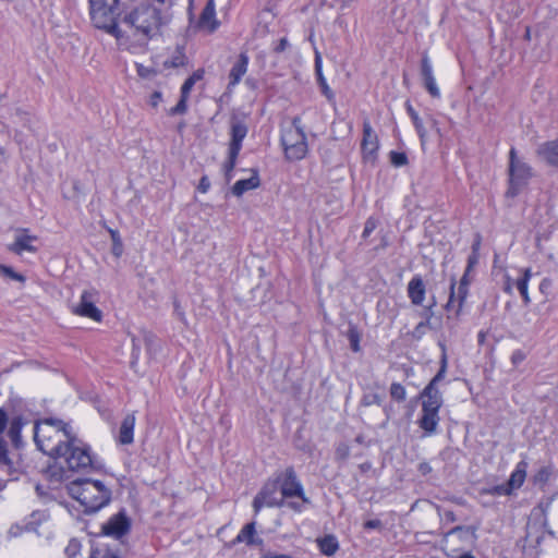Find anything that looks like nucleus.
Segmentation results:
<instances>
[{"mask_svg":"<svg viewBox=\"0 0 558 558\" xmlns=\"http://www.w3.org/2000/svg\"><path fill=\"white\" fill-rule=\"evenodd\" d=\"M533 168L518 156L514 147L509 150L508 189L506 196L515 197L530 183L533 178Z\"/></svg>","mask_w":558,"mask_h":558,"instance_id":"0eeeda50","label":"nucleus"},{"mask_svg":"<svg viewBox=\"0 0 558 558\" xmlns=\"http://www.w3.org/2000/svg\"><path fill=\"white\" fill-rule=\"evenodd\" d=\"M210 189V181L208 179L207 175H203L199 180V183H198V186H197V190L201 192V193H207L208 190Z\"/></svg>","mask_w":558,"mask_h":558,"instance_id":"13d9d810","label":"nucleus"},{"mask_svg":"<svg viewBox=\"0 0 558 558\" xmlns=\"http://www.w3.org/2000/svg\"><path fill=\"white\" fill-rule=\"evenodd\" d=\"M407 111H408V113H409V116H410V118H411V120H412V122L414 124V128H415V130L417 132V135H418V137L421 140L422 145H424L425 142H426V134H427V132H426V129H425V126L423 124L422 119L418 117L417 112L414 110V108L411 106L410 102H407Z\"/></svg>","mask_w":558,"mask_h":558,"instance_id":"7c9ffc66","label":"nucleus"},{"mask_svg":"<svg viewBox=\"0 0 558 558\" xmlns=\"http://www.w3.org/2000/svg\"><path fill=\"white\" fill-rule=\"evenodd\" d=\"M260 184V180L256 170L253 171V175L248 179L239 180L232 186V193L240 197L245 192L257 189Z\"/></svg>","mask_w":558,"mask_h":558,"instance_id":"b1692460","label":"nucleus"},{"mask_svg":"<svg viewBox=\"0 0 558 558\" xmlns=\"http://www.w3.org/2000/svg\"><path fill=\"white\" fill-rule=\"evenodd\" d=\"M525 360V353L522 350H515L512 352L511 362L513 365H519Z\"/></svg>","mask_w":558,"mask_h":558,"instance_id":"6e6d98bb","label":"nucleus"},{"mask_svg":"<svg viewBox=\"0 0 558 558\" xmlns=\"http://www.w3.org/2000/svg\"><path fill=\"white\" fill-rule=\"evenodd\" d=\"M348 340L350 342V348L353 352H359L361 350L360 340L361 335L356 327L351 326L348 330Z\"/></svg>","mask_w":558,"mask_h":558,"instance_id":"58836bf2","label":"nucleus"},{"mask_svg":"<svg viewBox=\"0 0 558 558\" xmlns=\"http://www.w3.org/2000/svg\"><path fill=\"white\" fill-rule=\"evenodd\" d=\"M389 158H390V162L395 167H403L408 163V157L404 153L392 150L389 154Z\"/></svg>","mask_w":558,"mask_h":558,"instance_id":"a18cd8bd","label":"nucleus"},{"mask_svg":"<svg viewBox=\"0 0 558 558\" xmlns=\"http://www.w3.org/2000/svg\"><path fill=\"white\" fill-rule=\"evenodd\" d=\"M99 301V292L94 289H86L80 296V302L71 307L74 315L86 317L95 322H101L102 312L96 306Z\"/></svg>","mask_w":558,"mask_h":558,"instance_id":"1a4fd4ad","label":"nucleus"},{"mask_svg":"<svg viewBox=\"0 0 558 558\" xmlns=\"http://www.w3.org/2000/svg\"><path fill=\"white\" fill-rule=\"evenodd\" d=\"M536 155L548 166L558 169V140L542 143L536 149Z\"/></svg>","mask_w":558,"mask_h":558,"instance_id":"f3484780","label":"nucleus"},{"mask_svg":"<svg viewBox=\"0 0 558 558\" xmlns=\"http://www.w3.org/2000/svg\"><path fill=\"white\" fill-rule=\"evenodd\" d=\"M89 15L95 27L105 31L118 41H123L124 31L118 19L122 17L120 0H89Z\"/></svg>","mask_w":558,"mask_h":558,"instance_id":"20e7f679","label":"nucleus"},{"mask_svg":"<svg viewBox=\"0 0 558 558\" xmlns=\"http://www.w3.org/2000/svg\"><path fill=\"white\" fill-rule=\"evenodd\" d=\"M135 413H130L124 416L121 422L118 442L121 445H131L134 440V427H135Z\"/></svg>","mask_w":558,"mask_h":558,"instance_id":"aec40b11","label":"nucleus"},{"mask_svg":"<svg viewBox=\"0 0 558 558\" xmlns=\"http://www.w3.org/2000/svg\"><path fill=\"white\" fill-rule=\"evenodd\" d=\"M131 530V520L128 517L125 510H121L113 514L106 523L101 526V532L106 536L114 538H121L128 534Z\"/></svg>","mask_w":558,"mask_h":558,"instance_id":"f8f14e48","label":"nucleus"},{"mask_svg":"<svg viewBox=\"0 0 558 558\" xmlns=\"http://www.w3.org/2000/svg\"><path fill=\"white\" fill-rule=\"evenodd\" d=\"M408 296L413 305H422L425 295H426V287L420 275L414 276L408 283Z\"/></svg>","mask_w":558,"mask_h":558,"instance_id":"a211bd4d","label":"nucleus"},{"mask_svg":"<svg viewBox=\"0 0 558 558\" xmlns=\"http://www.w3.org/2000/svg\"><path fill=\"white\" fill-rule=\"evenodd\" d=\"M435 305L436 301L433 300V302L425 307L424 312L422 313V316L425 318V320L418 323L415 326L413 330V337L420 339L426 333V330L430 327V319L434 315L433 308Z\"/></svg>","mask_w":558,"mask_h":558,"instance_id":"bb28decb","label":"nucleus"},{"mask_svg":"<svg viewBox=\"0 0 558 558\" xmlns=\"http://www.w3.org/2000/svg\"><path fill=\"white\" fill-rule=\"evenodd\" d=\"M0 272L15 281L24 282L26 279L22 274L16 272L12 267L0 264Z\"/></svg>","mask_w":558,"mask_h":558,"instance_id":"c03bdc74","label":"nucleus"},{"mask_svg":"<svg viewBox=\"0 0 558 558\" xmlns=\"http://www.w3.org/2000/svg\"><path fill=\"white\" fill-rule=\"evenodd\" d=\"M439 347L441 349L440 367H439L437 374L428 383V384H433V388H438L437 385L439 381H441L445 378L447 367H448V357H447L446 345L444 343H439Z\"/></svg>","mask_w":558,"mask_h":558,"instance_id":"72a5a7b5","label":"nucleus"},{"mask_svg":"<svg viewBox=\"0 0 558 558\" xmlns=\"http://www.w3.org/2000/svg\"><path fill=\"white\" fill-rule=\"evenodd\" d=\"M248 128L244 119L232 116L230 119V143L229 150H232V155L240 154L242 149V142L246 137Z\"/></svg>","mask_w":558,"mask_h":558,"instance_id":"ddd939ff","label":"nucleus"},{"mask_svg":"<svg viewBox=\"0 0 558 558\" xmlns=\"http://www.w3.org/2000/svg\"><path fill=\"white\" fill-rule=\"evenodd\" d=\"M476 531H477V527L473 526V525H469V526L458 525V526H454L451 530H449L445 534V536L447 537L450 535H457L460 541H462L464 543L472 544L477 538Z\"/></svg>","mask_w":558,"mask_h":558,"instance_id":"a878e982","label":"nucleus"},{"mask_svg":"<svg viewBox=\"0 0 558 558\" xmlns=\"http://www.w3.org/2000/svg\"><path fill=\"white\" fill-rule=\"evenodd\" d=\"M421 76L423 80L424 87L426 88L428 94L434 98L440 97V90L437 86L433 73V66L427 54H424L421 60Z\"/></svg>","mask_w":558,"mask_h":558,"instance_id":"2eb2a0df","label":"nucleus"},{"mask_svg":"<svg viewBox=\"0 0 558 558\" xmlns=\"http://www.w3.org/2000/svg\"><path fill=\"white\" fill-rule=\"evenodd\" d=\"M488 493L490 495H498V496H506V495H510L512 492H511V487L508 486V484H501V485H496L494 487H492Z\"/></svg>","mask_w":558,"mask_h":558,"instance_id":"3c124183","label":"nucleus"},{"mask_svg":"<svg viewBox=\"0 0 558 558\" xmlns=\"http://www.w3.org/2000/svg\"><path fill=\"white\" fill-rule=\"evenodd\" d=\"M477 263V254L472 253L471 256H469L468 259V267L466 270L470 271V269Z\"/></svg>","mask_w":558,"mask_h":558,"instance_id":"338daca9","label":"nucleus"},{"mask_svg":"<svg viewBox=\"0 0 558 558\" xmlns=\"http://www.w3.org/2000/svg\"><path fill=\"white\" fill-rule=\"evenodd\" d=\"M526 463L520 462L518 463L515 470L511 473L510 478L507 484L511 487V492L522 486L526 476Z\"/></svg>","mask_w":558,"mask_h":558,"instance_id":"cd10ccee","label":"nucleus"},{"mask_svg":"<svg viewBox=\"0 0 558 558\" xmlns=\"http://www.w3.org/2000/svg\"><path fill=\"white\" fill-rule=\"evenodd\" d=\"M391 399L397 402H403L407 399L405 388L399 383H392L389 389Z\"/></svg>","mask_w":558,"mask_h":558,"instance_id":"e433bc0d","label":"nucleus"},{"mask_svg":"<svg viewBox=\"0 0 558 558\" xmlns=\"http://www.w3.org/2000/svg\"><path fill=\"white\" fill-rule=\"evenodd\" d=\"M318 547L322 554L332 556L339 549V543L333 535H326L318 539Z\"/></svg>","mask_w":558,"mask_h":558,"instance_id":"2f4dec72","label":"nucleus"},{"mask_svg":"<svg viewBox=\"0 0 558 558\" xmlns=\"http://www.w3.org/2000/svg\"><path fill=\"white\" fill-rule=\"evenodd\" d=\"M417 470L422 475H427L432 472V466L427 462H421Z\"/></svg>","mask_w":558,"mask_h":558,"instance_id":"0e129e2a","label":"nucleus"},{"mask_svg":"<svg viewBox=\"0 0 558 558\" xmlns=\"http://www.w3.org/2000/svg\"><path fill=\"white\" fill-rule=\"evenodd\" d=\"M276 493L277 483H267L263 486L260 492L255 496L253 500L255 514H257L264 506L276 507L281 505V501H278L276 497Z\"/></svg>","mask_w":558,"mask_h":558,"instance_id":"4468645a","label":"nucleus"},{"mask_svg":"<svg viewBox=\"0 0 558 558\" xmlns=\"http://www.w3.org/2000/svg\"><path fill=\"white\" fill-rule=\"evenodd\" d=\"M54 459L62 460L66 470L73 472H86L93 468L90 448L83 440L78 439L76 434H74Z\"/></svg>","mask_w":558,"mask_h":558,"instance_id":"423d86ee","label":"nucleus"},{"mask_svg":"<svg viewBox=\"0 0 558 558\" xmlns=\"http://www.w3.org/2000/svg\"><path fill=\"white\" fill-rule=\"evenodd\" d=\"M68 490L84 507V513L97 512L111 500V490L100 481L76 480L69 484Z\"/></svg>","mask_w":558,"mask_h":558,"instance_id":"7ed1b4c3","label":"nucleus"},{"mask_svg":"<svg viewBox=\"0 0 558 558\" xmlns=\"http://www.w3.org/2000/svg\"><path fill=\"white\" fill-rule=\"evenodd\" d=\"M255 525V521L245 524L241 529L239 534L235 536V538L232 541V544L235 545L240 543H245L246 545H251V543L253 542V536L256 534Z\"/></svg>","mask_w":558,"mask_h":558,"instance_id":"c85d7f7f","label":"nucleus"},{"mask_svg":"<svg viewBox=\"0 0 558 558\" xmlns=\"http://www.w3.org/2000/svg\"><path fill=\"white\" fill-rule=\"evenodd\" d=\"M36 240V235L28 234V229H19L14 242L9 245V250L17 255L23 252L35 253L37 247L33 245V242Z\"/></svg>","mask_w":558,"mask_h":558,"instance_id":"dca6fc26","label":"nucleus"},{"mask_svg":"<svg viewBox=\"0 0 558 558\" xmlns=\"http://www.w3.org/2000/svg\"><path fill=\"white\" fill-rule=\"evenodd\" d=\"M376 229V221L373 218H368L365 221L364 230L362 232V236L366 239L371 235V233Z\"/></svg>","mask_w":558,"mask_h":558,"instance_id":"5fc2aeb1","label":"nucleus"},{"mask_svg":"<svg viewBox=\"0 0 558 558\" xmlns=\"http://www.w3.org/2000/svg\"><path fill=\"white\" fill-rule=\"evenodd\" d=\"M422 409L439 411L442 405V396L438 388H433V384H428L421 392Z\"/></svg>","mask_w":558,"mask_h":558,"instance_id":"6ab92c4d","label":"nucleus"},{"mask_svg":"<svg viewBox=\"0 0 558 558\" xmlns=\"http://www.w3.org/2000/svg\"><path fill=\"white\" fill-rule=\"evenodd\" d=\"M436 510L438 512V515L446 520L449 523H453L457 521V517L453 511L451 510H442L439 506H436Z\"/></svg>","mask_w":558,"mask_h":558,"instance_id":"603ef678","label":"nucleus"},{"mask_svg":"<svg viewBox=\"0 0 558 558\" xmlns=\"http://www.w3.org/2000/svg\"><path fill=\"white\" fill-rule=\"evenodd\" d=\"M288 45H289V44H288L287 38H284V37H283V38H281V39H280V40L275 45V47H274V51H275L276 53L283 52V51L287 49Z\"/></svg>","mask_w":558,"mask_h":558,"instance_id":"680f3d73","label":"nucleus"},{"mask_svg":"<svg viewBox=\"0 0 558 558\" xmlns=\"http://www.w3.org/2000/svg\"><path fill=\"white\" fill-rule=\"evenodd\" d=\"M350 450L345 445L339 446L336 450V456L338 459L345 460L349 457Z\"/></svg>","mask_w":558,"mask_h":558,"instance_id":"bf43d9fd","label":"nucleus"},{"mask_svg":"<svg viewBox=\"0 0 558 558\" xmlns=\"http://www.w3.org/2000/svg\"><path fill=\"white\" fill-rule=\"evenodd\" d=\"M90 558H119V556L108 547H97L92 550Z\"/></svg>","mask_w":558,"mask_h":558,"instance_id":"a19ab883","label":"nucleus"},{"mask_svg":"<svg viewBox=\"0 0 558 558\" xmlns=\"http://www.w3.org/2000/svg\"><path fill=\"white\" fill-rule=\"evenodd\" d=\"M137 75L142 78L150 80L157 75V70L154 68H148L143 64H136Z\"/></svg>","mask_w":558,"mask_h":558,"instance_id":"49530a36","label":"nucleus"},{"mask_svg":"<svg viewBox=\"0 0 558 558\" xmlns=\"http://www.w3.org/2000/svg\"><path fill=\"white\" fill-rule=\"evenodd\" d=\"M379 141L368 120L363 122V137L361 142L362 157L365 162L374 163L377 159Z\"/></svg>","mask_w":558,"mask_h":558,"instance_id":"9b49d317","label":"nucleus"},{"mask_svg":"<svg viewBox=\"0 0 558 558\" xmlns=\"http://www.w3.org/2000/svg\"><path fill=\"white\" fill-rule=\"evenodd\" d=\"M280 486V492L284 498L298 497L303 502L308 504L310 499L305 496L302 483L292 466L287 468L281 472L276 480Z\"/></svg>","mask_w":558,"mask_h":558,"instance_id":"9d476101","label":"nucleus"},{"mask_svg":"<svg viewBox=\"0 0 558 558\" xmlns=\"http://www.w3.org/2000/svg\"><path fill=\"white\" fill-rule=\"evenodd\" d=\"M531 269L526 268L523 271V275L518 278L514 282L515 288L519 290L524 303L527 305L531 302L529 292H527V284L531 279Z\"/></svg>","mask_w":558,"mask_h":558,"instance_id":"473e14b6","label":"nucleus"},{"mask_svg":"<svg viewBox=\"0 0 558 558\" xmlns=\"http://www.w3.org/2000/svg\"><path fill=\"white\" fill-rule=\"evenodd\" d=\"M315 72H316V76H317V82L322 88V93L330 100L333 98V93L331 92V89L329 88L327 82H326V76L323 75V71H322V58L319 56V53H316L315 56Z\"/></svg>","mask_w":558,"mask_h":558,"instance_id":"c756f323","label":"nucleus"},{"mask_svg":"<svg viewBox=\"0 0 558 558\" xmlns=\"http://www.w3.org/2000/svg\"><path fill=\"white\" fill-rule=\"evenodd\" d=\"M9 425V414L4 408H0V439Z\"/></svg>","mask_w":558,"mask_h":558,"instance_id":"864d4df0","label":"nucleus"},{"mask_svg":"<svg viewBox=\"0 0 558 558\" xmlns=\"http://www.w3.org/2000/svg\"><path fill=\"white\" fill-rule=\"evenodd\" d=\"M381 402L383 398L378 393H365L361 401V403L365 407H369L373 404L380 405Z\"/></svg>","mask_w":558,"mask_h":558,"instance_id":"09e8293b","label":"nucleus"},{"mask_svg":"<svg viewBox=\"0 0 558 558\" xmlns=\"http://www.w3.org/2000/svg\"><path fill=\"white\" fill-rule=\"evenodd\" d=\"M0 465H11V461L8 456V444L4 439H0Z\"/></svg>","mask_w":558,"mask_h":558,"instance_id":"8fccbe9b","label":"nucleus"},{"mask_svg":"<svg viewBox=\"0 0 558 558\" xmlns=\"http://www.w3.org/2000/svg\"><path fill=\"white\" fill-rule=\"evenodd\" d=\"M248 66V57L246 53H240L238 60L232 65L229 73L228 88H232L240 83Z\"/></svg>","mask_w":558,"mask_h":558,"instance_id":"412c9836","label":"nucleus"},{"mask_svg":"<svg viewBox=\"0 0 558 558\" xmlns=\"http://www.w3.org/2000/svg\"><path fill=\"white\" fill-rule=\"evenodd\" d=\"M199 26L202 28H207L209 32H214L217 28L218 22L216 20L214 0H208L205 8L203 9L199 16Z\"/></svg>","mask_w":558,"mask_h":558,"instance_id":"4be33fe9","label":"nucleus"},{"mask_svg":"<svg viewBox=\"0 0 558 558\" xmlns=\"http://www.w3.org/2000/svg\"><path fill=\"white\" fill-rule=\"evenodd\" d=\"M281 144L289 160H301L307 153V142L302 120L295 117L289 128L284 129L281 135Z\"/></svg>","mask_w":558,"mask_h":558,"instance_id":"6e6552de","label":"nucleus"},{"mask_svg":"<svg viewBox=\"0 0 558 558\" xmlns=\"http://www.w3.org/2000/svg\"><path fill=\"white\" fill-rule=\"evenodd\" d=\"M204 74H205V71L203 69H198L196 70L195 72H193L192 75H190L185 81L184 83L182 84L181 86V90H180V94L183 95V96H186L189 97L190 96V93L192 90V88L194 87V85L196 84V82L203 80L204 77Z\"/></svg>","mask_w":558,"mask_h":558,"instance_id":"f704fd0d","label":"nucleus"},{"mask_svg":"<svg viewBox=\"0 0 558 558\" xmlns=\"http://www.w3.org/2000/svg\"><path fill=\"white\" fill-rule=\"evenodd\" d=\"M187 100H189V97L183 96V95L180 94V99H179L178 104L169 110V114L170 116H178V114L186 113V111H187Z\"/></svg>","mask_w":558,"mask_h":558,"instance_id":"37998d69","label":"nucleus"},{"mask_svg":"<svg viewBox=\"0 0 558 558\" xmlns=\"http://www.w3.org/2000/svg\"><path fill=\"white\" fill-rule=\"evenodd\" d=\"M9 436L10 438L15 441L21 434V429L23 426V422L21 417H14L11 422H9Z\"/></svg>","mask_w":558,"mask_h":558,"instance_id":"ea45409f","label":"nucleus"},{"mask_svg":"<svg viewBox=\"0 0 558 558\" xmlns=\"http://www.w3.org/2000/svg\"><path fill=\"white\" fill-rule=\"evenodd\" d=\"M171 66L178 68L184 64V56L180 54L177 57H173V59L170 62Z\"/></svg>","mask_w":558,"mask_h":558,"instance_id":"69168bd1","label":"nucleus"},{"mask_svg":"<svg viewBox=\"0 0 558 558\" xmlns=\"http://www.w3.org/2000/svg\"><path fill=\"white\" fill-rule=\"evenodd\" d=\"M47 519V514L45 511H34L29 515V520H27L23 529L25 531H36L37 526L40 524V522L45 521Z\"/></svg>","mask_w":558,"mask_h":558,"instance_id":"c9c22d12","label":"nucleus"},{"mask_svg":"<svg viewBox=\"0 0 558 558\" xmlns=\"http://www.w3.org/2000/svg\"><path fill=\"white\" fill-rule=\"evenodd\" d=\"M466 295H468V287L465 284H459L456 288V281L452 280V282L450 284V295H449V300L446 304V308L449 310L451 306H453L456 299H457L458 300L457 314H458L460 312V310L462 308V305H463V302H464Z\"/></svg>","mask_w":558,"mask_h":558,"instance_id":"393cba45","label":"nucleus"},{"mask_svg":"<svg viewBox=\"0 0 558 558\" xmlns=\"http://www.w3.org/2000/svg\"><path fill=\"white\" fill-rule=\"evenodd\" d=\"M439 411L422 409V416L418 420L420 427L427 434H433L439 423Z\"/></svg>","mask_w":558,"mask_h":558,"instance_id":"5701e85b","label":"nucleus"},{"mask_svg":"<svg viewBox=\"0 0 558 558\" xmlns=\"http://www.w3.org/2000/svg\"><path fill=\"white\" fill-rule=\"evenodd\" d=\"M238 156H239V154H235L233 156L232 150H229V153H228V160L223 165V170H225L228 181L230 180V174L235 167Z\"/></svg>","mask_w":558,"mask_h":558,"instance_id":"de8ad7c7","label":"nucleus"},{"mask_svg":"<svg viewBox=\"0 0 558 558\" xmlns=\"http://www.w3.org/2000/svg\"><path fill=\"white\" fill-rule=\"evenodd\" d=\"M550 287V280L545 278L542 280L541 284H539V290L542 292H544L546 289H548Z\"/></svg>","mask_w":558,"mask_h":558,"instance_id":"774afa93","label":"nucleus"},{"mask_svg":"<svg viewBox=\"0 0 558 558\" xmlns=\"http://www.w3.org/2000/svg\"><path fill=\"white\" fill-rule=\"evenodd\" d=\"M74 434L69 423L54 417L39 420L34 426V440L38 449L53 459Z\"/></svg>","mask_w":558,"mask_h":558,"instance_id":"f03ea898","label":"nucleus"},{"mask_svg":"<svg viewBox=\"0 0 558 558\" xmlns=\"http://www.w3.org/2000/svg\"><path fill=\"white\" fill-rule=\"evenodd\" d=\"M161 101H162V94H161V92L156 90L149 97V105L153 108H157Z\"/></svg>","mask_w":558,"mask_h":558,"instance_id":"4d7b16f0","label":"nucleus"},{"mask_svg":"<svg viewBox=\"0 0 558 558\" xmlns=\"http://www.w3.org/2000/svg\"><path fill=\"white\" fill-rule=\"evenodd\" d=\"M169 20V15L151 1L126 4L120 20V27L124 31L123 40L134 37L137 43L147 44L160 34Z\"/></svg>","mask_w":558,"mask_h":558,"instance_id":"f257e3e1","label":"nucleus"},{"mask_svg":"<svg viewBox=\"0 0 558 558\" xmlns=\"http://www.w3.org/2000/svg\"><path fill=\"white\" fill-rule=\"evenodd\" d=\"M381 521L378 519L368 520L364 522V529L365 530H376L381 527Z\"/></svg>","mask_w":558,"mask_h":558,"instance_id":"052dcab7","label":"nucleus"},{"mask_svg":"<svg viewBox=\"0 0 558 558\" xmlns=\"http://www.w3.org/2000/svg\"><path fill=\"white\" fill-rule=\"evenodd\" d=\"M111 241H112V254L116 257H120L123 253V243L120 236V233L117 230H109Z\"/></svg>","mask_w":558,"mask_h":558,"instance_id":"4c0bfd02","label":"nucleus"},{"mask_svg":"<svg viewBox=\"0 0 558 558\" xmlns=\"http://www.w3.org/2000/svg\"><path fill=\"white\" fill-rule=\"evenodd\" d=\"M82 549L81 542L76 538H71L64 548V553L69 558H75Z\"/></svg>","mask_w":558,"mask_h":558,"instance_id":"79ce46f5","label":"nucleus"},{"mask_svg":"<svg viewBox=\"0 0 558 558\" xmlns=\"http://www.w3.org/2000/svg\"><path fill=\"white\" fill-rule=\"evenodd\" d=\"M262 558H291L289 555L286 554H277L270 550L263 551Z\"/></svg>","mask_w":558,"mask_h":558,"instance_id":"e2e57ef3","label":"nucleus"},{"mask_svg":"<svg viewBox=\"0 0 558 558\" xmlns=\"http://www.w3.org/2000/svg\"><path fill=\"white\" fill-rule=\"evenodd\" d=\"M523 548H533L538 558H549L558 551V539L548 529L546 518L541 526L536 523H527Z\"/></svg>","mask_w":558,"mask_h":558,"instance_id":"39448f33","label":"nucleus"}]
</instances>
